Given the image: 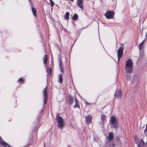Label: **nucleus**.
Instances as JSON below:
<instances>
[{
	"mask_svg": "<svg viewBox=\"0 0 147 147\" xmlns=\"http://www.w3.org/2000/svg\"><path fill=\"white\" fill-rule=\"evenodd\" d=\"M47 74H51L52 69L51 67H49L48 68L47 67Z\"/></svg>",
	"mask_w": 147,
	"mask_h": 147,
	"instance_id": "nucleus-23",
	"label": "nucleus"
},
{
	"mask_svg": "<svg viewBox=\"0 0 147 147\" xmlns=\"http://www.w3.org/2000/svg\"><path fill=\"white\" fill-rule=\"evenodd\" d=\"M115 144L114 143H113L112 144H111L110 146L109 147H113L115 146Z\"/></svg>",
	"mask_w": 147,
	"mask_h": 147,
	"instance_id": "nucleus-31",
	"label": "nucleus"
},
{
	"mask_svg": "<svg viewBox=\"0 0 147 147\" xmlns=\"http://www.w3.org/2000/svg\"><path fill=\"white\" fill-rule=\"evenodd\" d=\"M29 2L30 3H31V0H29Z\"/></svg>",
	"mask_w": 147,
	"mask_h": 147,
	"instance_id": "nucleus-36",
	"label": "nucleus"
},
{
	"mask_svg": "<svg viewBox=\"0 0 147 147\" xmlns=\"http://www.w3.org/2000/svg\"><path fill=\"white\" fill-rule=\"evenodd\" d=\"M130 76L129 75V74H128V75H127V76H128L129 77V76Z\"/></svg>",
	"mask_w": 147,
	"mask_h": 147,
	"instance_id": "nucleus-37",
	"label": "nucleus"
},
{
	"mask_svg": "<svg viewBox=\"0 0 147 147\" xmlns=\"http://www.w3.org/2000/svg\"><path fill=\"white\" fill-rule=\"evenodd\" d=\"M92 119V117L90 115H88L86 117V123L87 124H89L91 123Z\"/></svg>",
	"mask_w": 147,
	"mask_h": 147,
	"instance_id": "nucleus-9",
	"label": "nucleus"
},
{
	"mask_svg": "<svg viewBox=\"0 0 147 147\" xmlns=\"http://www.w3.org/2000/svg\"><path fill=\"white\" fill-rule=\"evenodd\" d=\"M75 104L74 106V108H75L76 107H78L80 108V105L79 103V101L78 99L77 98L76 96H75Z\"/></svg>",
	"mask_w": 147,
	"mask_h": 147,
	"instance_id": "nucleus-11",
	"label": "nucleus"
},
{
	"mask_svg": "<svg viewBox=\"0 0 147 147\" xmlns=\"http://www.w3.org/2000/svg\"><path fill=\"white\" fill-rule=\"evenodd\" d=\"M34 128L33 130L34 131H37L39 128V124L38 121L34 122L33 124Z\"/></svg>",
	"mask_w": 147,
	"mask_h": 147,
	"instance_id": "nucleus-6",
	"label": "nucleus"
},
{
	"mask_svg": "<svg viewBox=\"0 0 147 147\" xmlns=\"http://www.w3.org/2000/svg\"><path fill=\"white\" fill-rule=\"evenodd\" d=\"M143 47V45L142 44V43H140L139 45V50H141Z\"/></svg>",
	"mask_w": 147,
	"mask_h": 147,
	"instance_id": "nucleus-28",
	"label": "nucleus"
},
{
	"mask_svg": "<svg viewBox=\"0 0 147 147\" xmlns=\"http://www.w3.org/2000/svg\"><path fill=\"white\" fill-rule=\"evenodd\" d=\"M0 143L4 147H11L7 143L3 141L1 137H0Z\"/></svg>",
	"mask_w": 147,
	"mask_h": 147,
	"instance_id": "nucleus-8",
	"label": "nucleus"
},
{
	"mask_svg": "<svg viewBox=\"0 0 147 147\" xmlns=\"http://www.w3.org/2000/svg\"><path fill=\"white\" fill-rule=\"evenodd\" d=\"M45 99L44 100V105L45 106L47 104V97H44Z\"/></svg>",
	"mask_w": 147,
	"mask_h": 147,
	"instance_id": "nucleus-29",
	"label": "nucleus"
},
{
	"mask_svg": "<svg viewBox=\"0 0 147 147\" xmlns=\"http://www.w3.org/2000/svg\"><path fill=\"white\" fill-rule=\"evenodd\" d=\"M49 1L50 3L51 6V7H53L55 4V3L52 0H49Z\"/></svg>",
	"mask_w": 147,
	"mask_h": 147,
	"instance_id": "nucleus-27",
	"label": "nucleus"
},
{
	"mask_svg": "<svg viewBox=\"0 0 147 147\" xmlns=\"http://www.w3.org/2000/svg\"><path fill=\"white\" fill-rule=\"evenodd\" d=\"M86 105H89L90 104H91V103H88V102H86Z\"/></svg>",
	"mask_w": 147,
	"mask_h": 147,
	"instance_id": "nucleus-32",
	"label": "nucleus"
},
{
	"mask_svg": "<svg viewBox=\"0 0 147 147\" xmlns=\"http://www.w3.org/2000/svg\"><path fill=\"white\" fill-rule=\"evenodd\" d=\"M62 63L61 62V61L60 62V63H59L60 67V69L61 71V73H64V71H63L64 69L63 68V66L62 65Z\"/></svg>",
	"mask_w": 147,
	"mask_h": 147,
	"instance_id": "nucleus-24",
	"label": "nucleus"
},
{
	"mask_svg": "<svg viewBox=\"0 0 147 147\" xmlns=\"http://www.w3.org/2000/svg\"><path fill=\"white\" fill-rule=\"evenodd\" d=\"M84 1L83 0H78L77 4L78 6L82 10H83V6L82 3Z\"/></svg>",
	"mask_w": 147,
	"mask_h": 147,
	"instance_id": "nucleus-7",
	"label": "nucleus"
},
{
	"mask_svg": "<svg viewBox=\"0 0 147 147\" xmlns=\"http://www.w3.org/2000/svg\"><path fill=\"white\" fill-rule=\"evenodd\" d=\"M58 82L60 84H62L63 82V77L62 74H60L58 76Z\"/></svg>",
	"mask_w": 147,
	"mask_h": 147,
	"instance_id": "nucleus-13",
	"label": "nucleus"
},
{
	"mask_svg": "<svg viewBox=\"0 0 147 147\" xmlns=\"http://www.w3.org/2000/svg\"><path fill=\"white\" fill-rule=\"evenodd\" d=\"M145 38H147V32H146V33Z\"/></svg>",
	"mask_w": 147,
	"mask_h": 147,
	"instance_id": "nucleus-33",
	"label": "nucleus"
},
{
	"mask_svg": "<svg viewBox=\"0 0 147 147\" xmlns=\"http://www.w3.org/2000/svg\"><path fill=\"white\" fill-rule=\"evenodd\" d=\"M123 47H120L117 50V53L118 56V61L120 60L121 57L123 54Z\"/></svg>",
	"mask_w": 147,
	"mask_h": 147,
	"instance_id": "nucleus-4",
	"label": "nucleus"
},
{
	"mask_svg": "<svg viewBox=\"0 0 147 147\" xmlns=\"http://www.w3.org/2000/svg\"><path fill=\"white\" fill-rule=\"evenodd\" d=\"M101 118L102 121L104 122L106 119V116L104 114H101Z\"/></svg>",
	"mask_w": 147,
	"mask_h": 147,
	"instance_id": "nucleus-21",
	"label": "nucleus"
},
{
	"mask_svg": "<svg viewBox=\"0 0 147 147\" xmlns=\"http://www.w3.org/2000/svg\"><path fill=\"white\" fill-rule=\"evenodd\" d=\"M68 147H69V146H68Z\"/></svg>",
	"mask_w": 147,
	"mask_h": 147,
	"instance_id": "nucleus-40",
	"label": "nucleus"
},
{
	"mask_svg": "<svg viewBox=\"0 0 147 147\" xmlns=\"http://www.w3.org/2000/svg\"><path fill=\"white\" fill-rule=\"evenodd\" d=\"M113 134V132L112 131H111L109 133L108 138L109 141L110 142L113 140L114 137Z\"/></svg>",
	"mask_w": 147,
	"mask_h": 147,
	"instance_id": "nucleus-10",
	"label": "nucleus"
},
{
	"mask_svg": "<svg viewBox=\"0 0 147 147\" xmlns=\"http://www.w3.org/2000/svg\"><path fill=\"white\" fill-rule=\"evenodd\" d=\"M78 15L76 13H75L72 17V19L74 21H76L78 20Z\"/></svg>",
	"mask_w": 147,
	"mask_h": 147,
	"instance_id": "nucleus-18",
	"label": "nucleus"
},
{
	"mask_svg": "<svg viewBox=\"0 0 147 147\" xmlns=\"http://www.w3.org/2000/svg\"><path fill=\"white\" fill-rule=\"evenodd\" d=\"M146 128H147V124H146Z\"/></svg>",
	"mask_w": 147,
	"mask_h": 147,
	"instance_id": "nucleus-39",
	"label": "nucleus"
},
{
	"mask_svg": "<svg viewBox=\"0 0 147 147\" xmlns=\"http://www.w3.org/2000/svg\"><path fill=\"white\" fill-rule=\"evenodd\" d=\"M48 56L47 55H45L42 59L43 61V63L46 65L48 61Z\"/></svg>",
	"mask_w": 147,
	"mask_h": 147,
	"instance_id": "nucleus-15",
	"label": "nucleus"
},
{
	"mask_svg": "<svg viewBox=\"0 0 147 147\" xmlns=\"http://www.w3.org/2000/svg\"><path fill=\"white\" fill-rule=\"evenodd\" d=\"M1 0H0V1H1Z\"/></svg>",
	"mask_w": 147,
	"mask_h": 147,
	"instance_id": "nucleus-41",
	"label": "nucleus"
},
{
	"mask_svg": "<svg viewBox=\"0 0 147 147\" xmlns=\"http://www.w3.org/2000/svg\"><path fill=\"white\" fill-rule=\"evenodd\" d=\"M113 125V127L117 129L118 127L119 123L118 122H116V123H115Z\"/></svg>",
	"mask_w": 147,
	"mask_h": 147,
	"instance_id": "nucleus-22",
	"label": "nucleus"
},
{
	"mask_svg": "<svg viewBox=\"0 0 147 147\" xmlns=\"http://www.w3.org/2000/svg\"><path fill=\"white\" fill-rule=\"evenodd\" d=\"M114 13L113 11H107L105 14V16L107 19H111L113 18Z\"/></svg>",
	"mask_w": 147,
	"mask_h": 147,
	"instance_id": "nucleus-3",
	"label": "nucleus"
},
{
	"mask_svg": "<svg viewBox=\"0 0 147 147\" xmlns=\"http://www.w3.org/2000/svg\"><path fill=\"white\" fill-rule=\"evenodd\" d=\"M133 61L131 59H128L125 64V69L128 73H131L133 69Z\"/></svg>",
	"mask_w": 147,
	"mask_h": 147,
	"instance_id": "nucleus-1",
	"label": "nucleus"
},
{
	"mask_svg": "<svg viewBox=\"0 0 147 147\" xmlns=\"http://www.w3.org/2000/svg\"><path fill=\"white\" fill-rule=\"evenodd\" d=\"M68 101L69 105H72L74 102V97L69 95L68 96Z\"/></svg>",
	"mask_w": 147,
	"mask_h": 147,
	"instance_id": "nucleus-12",
	"label": "nucleus"
},
{
	"mask_svg": "<svg viewBox=\"0 0 147 147\" xmlns=\"http://www.w3.org/2000/svg\"><path fill=\"white\" fill-rule=\"evenodd\" d=\"M69 13L68 12H67L64 16V17L65 20H68L69 18Z\"/></svg>",
	"mask_w": 147,
	"mask_h": 147,
	"instance_id": "nucleus-19",
	"label": "nucleus"
},
{
	"mask_svg": "<svg viewBox=\"0 0 147 147\" xmlns=\"http://www.w3.org/2000/svg\"><path fill=\"white\" fill-rule=\"evenodd\" d=\"M18 82L19 83H22L24 82V79L22 77L20 78L18 80Z\"/></svg>",
	"mask_w": 147,
	"mask_h": 147,
	"instance_id": "nucleus-26",
	"label": "nucleus"
},
{
	"mask_svg": "<svg viewBox=\"0 0 147 147\" xmlns=\"http://www.w3.org/2000/svg\"><path fill=\"white\" fill-rule=\"evenodd\" d=\"M122 93L120 89H117L116 90L114 94V96L118 99H120L122 96Z\"/></svg>",
	"mask_w": 147,
	"mask_h": 147,
	"instance_id": "nucleus-5",
	"label": "nucleus"
},
{
	"mask_svg": "<svg viewBox=\"0 0 147 147\" xmlns=\"http://www.w3.org/2000/svg\"><path fill=\"white\" fill-rule=\"evenodd\" d=\"M138 147H141V146L140 145H138Z\"/></svg>",
	"mask_w": 147,
	"mask_h": 147,
	"instance_id": "nucleus-35",
	"label": "nucleus"
},
{
	"mask_svg": "<svg viewBox=\"0 0 147 147\" xmlns=\"http://www.w3.org/2000/svg\"><path fill=\"white\" fill-rule=\"evenodd\" d=\"M32 13H33V14L34 16L35 17H37V15H36L37 11H36V9L34 7H32Z\"/></svg>",
	"mask_w": 147,
	"mask_h": 147,
	"instance_id": "nucleus-17",
	"label": "nucleus"
},
{
	"mask_svg": "<svg viewBox=\"0 0 147 147\" xmlns=\"http://www.w3.org/2000/svg\"><path fill=\"white\" fill-rule=\"evenodd\" d=\"M47 86L43 90V93L44 95V97H47Z\"/></svg>",
	"mask_w": 147,
	"mask_h": 147,
	"instance_id": "nucleus-16",
	"label": "nucleus"
},
{
	"mask_svg": "<svg viewBox=\"0 0 147 147\" xmlns=\"http://www.w3.org/2000/svg\"><path fill=\"white\" fill-rule=\"evenodd\" d=\"M116 121L115 117V116H112L110 120V123L111 124H113Z\"/></svg>",
	"mask_w": 147,
	"mask_h": 147,
	"instance_id": "nucleus-14",
	"label": "nucleus"
},
{
	"mask_svg": "<svg viewBox=\"0 0 147 147\" xmlns=\"http://www.w3.org/2000/svg\"><path fill=\"white\" fill-rule=\"evenodd\" d=\"M56 119L57 121L58 128H62L64 125L62 118L59 115H58L56 116Z\"/></svg>",
	"mask_w": 147,
	"mask_h": 147,
	"instance_id": "nucleus-2",
	"label": "nucleus"
},
{
	"mask_svg": "<svg viewBox=\"0 0 147 147\" xmlns=\"http://www.w3.org/2000/svg\"><path fill=\"white\" fill-rule=\"evenodd\" d=\"M49 75V76H50L51 74H48V75H47V76H48V75Z\"/></svg>",
	"mask_w": 147,
	"mask_h": 147,
	"instance_id": "nucleus-38",
	"label": "nucleus"
},
{
	"mask_svg": "<svg viewBox=\"0 0 147 147\" xmlns=\"http://www.w3.org/2000/svg\"><path fill=\"white\" fill-rule=\"evenodd\" d=\"M144 133L146 136H147V128H145L144 131Z\"/></svg>",
	"mask_w": 147,
	"mask_h": 147,
	"instance_id": "nucleus-30",
	"label": "nucleus"
},
{
	"mask_svg": "<svg viewBox=\"0 0 147 147\" xmlns=\"http://www.w3.org/2000/svg\"><path fill=\"white\" fill-rule=\"evenodd\" d=\"M115 141L116 142V145H119L121 144V141L120 138L119 137H117L116 138Z\"/></svg>",
	"mask_w": 147,
	"mask_h": 147,
	"instance_id": "nucleus-20",
	"label": "nucleus"
},
{
	"mask_svg": "<svg viewBox=\"0 0 147 147\" xmlns=\"http://www.w3.org/2000/svg\"><path fill=\"white\" fill-rule=\"evenodd\" d=\"M141 142V144H142L143 146H144L146 145V144L144 142L143 139L141 138L140 140Z\"/></svg>",
	"mask_w": 147,
	"mask_h": 147,
	"instance_id": "nucleus-25",
	"label": "nucleus"
},
{
	"mask_svg": "<svg viewBox=\"0 0 147 147\" xmlns=\"http://www.w3.org/2000/svg\"><path fill=\"white\" fill-rule=\"evenodd\" d=\"M144 42V40L141 43H142V44L143 45V44Z\"/></svg>",
	"mask_w": 147,
	"mask_h": 147,
	"instance_id": "nucleus-34",
	"label": "nucleus"
}]
</instances>
